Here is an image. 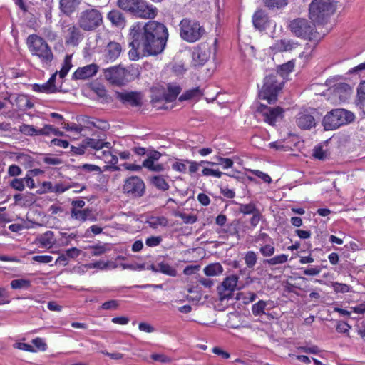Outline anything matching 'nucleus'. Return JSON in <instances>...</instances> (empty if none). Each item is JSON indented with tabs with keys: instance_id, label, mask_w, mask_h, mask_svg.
Segmentation results:
<instances>
[{
	"instance_id": "f257e3e1",
	"label": "nucleus",
	"mask_w": 365,
	"mask_h": 365,
	"mask_svg": "<svg viewBox=\"0 0 365 365\" xmlns=\"http://www.w3.org/2000/svg\"><path fill=\"white\" fill-rule=\"evenodd\" d=\"M168 31L163 23L149 21L144 24H133L129 33L131 49L128 52L131 60L139 58L143 55L156 56L162 53L168 38Z\"/></svg>"
},
{
	"instance_id": "f03ea898",
	"label": "nucleus",
	"mask_w": 365,
	"mask_h": 365,
	"mask_svg": "<svg viewBox=\"0 0 365 365\" xmlns=\"http://www.w3.org/2000/svg\"><path fill=\"white\" fill-rule=\"evenodd\" d=\"M117 5L120 9L140 18L153 19L158 14L157 8L145 0H118Z\"/></svg>"
},
{
	"instance_id": "7ed1b4c3",
	"label": "nucleus",
	"mask_w": 365,
	"mask_h": 365,
	"mask_svg": "<svg viewBox=\"0 0 365 365\" xmlns=\"http://www.w3.org/2000/svg\"><path fill=\"white\" fill-rule=\"evenodd\" d=\"M26 45L32 56L38 57L43 64L49 65L53 54L47 42L36 34H31L26 38Z\"/></svg>"
},
{
	"instance_id": "20e7f679",
	"label": "nucleus",
	"mask_w": 365,
	"mask_h": 365,
	"mask_svg": "<svg viewBox=\"0 0 365 365\" xmlns=\"http://www.w3.org/2000/svg\"><path fill=\"white\" fill-rule=\"evenodd\" d=\"M355 119L354 114L343 108H337L327 113L324 117L322 125L324 130H332L347 125Z\"/></svg>"
},
{
	"instance_id": "39448f33",
	"label": "nucleus",
	"mask_w": 365,
	"mask_h": 365,
	"mask_svg": "<svg viewBox=\"0 0 365 365\" xmlns=\"http://www.w3.org/2000/svg\"><path fill=\"white\" fill-rule=\"evenodd\" d=\"M179 26L180 37L189 43L197 41L205 34L204 26L195 19L185 18L180 21Z\"/></svg>"
},
{
	"instance_id": "423d86ee",
	"label": "nucleus",
	"mask_w": 365,
	"mask_h": 365,
	"mask_svg": "<svg viewBox=\"0 0 365 365\" xmlns=\"http://www.w3.org/2000/svg\"><path fill=\"white\" fill-rule=\"evenodd\" d=\"M77 23L83 31H94L103 24V14L96 8L88 9L78 14Z\"/></svg>"
},
{
	"instance_id": "0eeeda50",
	"label": "nucleus",
	"mask_w": 365,
	"mask_h": 365,
	"mask_svg": "<svg viewBox=\"0 0 365 365\" xmlns=\"http://www.w3.org/2000/svg\"><path fill=\"white\" fill-rule=\"evenodd\" d=\"M334 10L330 0H312L309 5V16L313 21L322 23Z\"/></svg>"
},
{
	"instance_id": "6e6552de",
	"label": "nucleus",
	"mask_w": 365,
	"mask_h": 365,
	"mask_svg": "<svg viewBox=\"0 0 365 365\" xmlns=\"http://www.w3.org/2000/svg\"><path fill=\"white\" fill-rule=\"evenodd\" d=\"M282 83H278L277 76L269 75L265 77L264 84L259 93L261 99L267 100L271 104L277 101V93L282 89Z\"/></svg>"
},
{
	"instance_id": "1a4fd4ad",
	"label": "nucleus",
	"mask_w": 365,
	"mask_h": 365,
	"mask_svg": "<svg viewBox=\"0 0 365 365\" xmlns=\"http://www.w3.org/2000/svg\"><path fill=\"white\" fill-rule=\"evenodd\" d=\"M289 27L291 31L297 37L311 39L315 33V26L313 22L304 18L292 20Z\"/></svg>"
},
{
	"instance_id": "9d476101",
	"label": "nucleus",
	"mask_w": 365,
	"mask_h": 365,
	"mask_svg": "<svg viewBox=\"0 0 365 365\" xmlns=\"http://www.w3.org/2000/svg\"><path fill=\"white\" fill-rule=\"evenodd\" d=\"M123 192L128 197L139 198L145 192L144 181L138 176H131L126 178L123 185Z\"/></svg>"
},
{
	"instance_id": "9b49d317",
	"label": "nucleus",
	"mask_w": 365,
	"mask_h": 365,
	"mask_svg": "<svg viewBox=\"0 0 365 365\" xmlns=\"http://www.w3.org/2000/svg\"><path fill=\"white\" fill-rule=\"evenodd\" d=\"M238 279V277L234 274L224 279L222 284L217 287L220 301L230 299L233 296V293L237 288Z\"/></svg>"
},
{
	"instance_id": "f8f14e48",
	"label": "nucleus",
	"mask_w": 365,
	"mask_h": 365,
	"mask_svg": "<svg viewBox=\"0 0 365 365\" xmlns=\"http://www.w3.org/2000/svg\"><path fill=\"white\" fill-rule=\"evenodd\" d=\"M80 29L78 26H76L72 24L63 26V34L67 45L77 46L83 39Z\"/></svg>"
},
{
	"instance_id": "ddd939ff",
	"label": "nucleus",
	"mask_w": 365,
	"mask_h": 365,
	"mask_svg": "<svg viewBox=\"0 0 365 365\" xmlns=\"http://www.w3.org/2000/svg\"><path fill=\"white\" fill-rule=\"evenodd\" d=\"M257 111L261 113L265 122L271 125H274L277 119L281 118L283 114V109L280 107L270 108L261 104Z\"/></svg>"
},
{
	"instance_id": "4468645a",
	"label": "nucleus",
	"mask_w": 365,
	"mask_h": 365,
	"mask_svg": "<svg viewBox=\"0 0 365 365\" xmlns=\"http://www.w3.org/2000/svg\"><path fill=\"white\" fill-rule=\"evenodd\" d=\"M104 76L112 84L120 86L125 81L126 71L119 66L111 67L105 70Z\"/></svg>"
},
{
	"instance_id": "2eb2a0df",
	"label": "nucleus",
	"mask_w": 365,
	"mask_h": 365,
	"mask_svg": "<svg viewBox=\"0 0 365 365\" xmlns=\"http://www.w3.org/2000/svg\"><path fill=\"white\" fill-rule=\"evenodd\" d=\"M116 98L124 104L131 106H140L143 103V95L137 91L117 92Z\"/></svg>"
},
{
	"instance_id": "dca6fc26",
	"label": "nucleus",
	"mask_w": 365,
	"mask_h": 365,
	"mask_svg": "<svg viewBox=\"0 0 365 365\" xmlns=\"http://www.w3.org/2000/svg\"><path fill=\"white\" fill-rule=\"evenodd\" d=\"M211 55V49L208 44H200L192 53V58L196 65L205 64Z\"/></svg>"
},
{
	"instance_id": "f3484780",
	"label": "nucleus",
	"mask_w": 365,
	"mask_h": 365,
	"mask_svg": "<svg viewBox=\"0 0 365 365\" xmlns=\"http://www.w3.org/2000/svg\"><path fill=\"white\" fill-rule=\"evenodd\" d=\"M180 91L181 88L179 86L175 84H168L167 92H164L161 96L153 95L152 97V101L159 102L165 101L166 102H173L176 99L177 96L180 93Z\"/></svg>"
},
{
	"instance_id": "a211bd4d",
	"label": "nucleus",
	"mask_w": 365,
	"mask_h": 365,
	"mask_svg": "<svg viewBox=\"0 0 365 365\" xmlns=\"http://www.w3.org/2000/svg\"><path fill=\"white\" fill-rule=\"evenodd\" d=\"M98 66L91 63L83 67L78 68L73 73L74 79H87L93 77L98 72Z\"/></svg>"
},
{
	"instance_id": "6ab92c4d",
	"label": "nucleus",
	"mask_w": 365,
	"mask_h": 365,
	"mask_svg": "<svg viewBox=\"0 0 365 365\" xmlns=\"http://www.w3.org/2000/svg\"><path fill=\"white\" fill-rule=\"evenodd\" d=\"M297 125L303 130H309L315 127L314 118L307 113H299L296 117Z\"/></svg>"
},
{
	"instance_id": "aec40b11",
	"label": "nucleus",
	"mask_w": 365,
	"mask_h": 365,
	"mask_svg": "<svg viewBox=\"0 0 365 365\" xmlns=\"http://www.w3.org/2000/svg\"><path fill=\"white\" fill-rule=\"evenodd\" d=\"M122 47L120 43L117 42H110L106 49L104 58L107 62H113L120 55Z\"/></svg>"
},
{
	"instance_id": "412c9836",
	"label": "nucleus",
	"mask_w": 365,
	"mask_h": 365,
	"mask_svg": "<svg viewBox=\"0 0 365 365\" xmlns=\"http://www.w3.org/2000/svg\"><path fill=\"white\" fill-rule=\"evenodd\" d=\"M82 143L83 147L93 149L96 151V153H98L104 148L107 149L111 148L110 143L104 142L100 139L86 138L83 140Z\"/></svg>"
},
{
	"instance_id": "4be33fe9",
	"label": "nucleus",
	"mask_w": 365,
	"mask_h": 365,
	"mask_svg": "<svg viewBox=\"0 0 365 365\" xmlns=\"http://www.w3.org/2000/svg\"><path fill=\"white\" fill-rule=\"evenodd\" d=\"M58 72L56 71L51 76L49 80L41 85L34 84V91L42 93H52L57 91V88L55 85L56 77Z\"/></svg>"
},
{
	"instance_id": "5701e85b",
	"label": "nucleus",
	"mask_w": 365,
	"mask_h": 365,
	"mask_svg": "<svg viewBox=\"0 0 365 365\" xmlns=\"http://www.w3.org/2000/svg\"><path fill=\"white\" fill-rule=\"evenodd\" d=\"M254 26L259 30H264L268 24V16L264 11H257L252 17Z\"/></svg>"
},
{
	"instance_id": "b1692460",
	"label": "nucleus",
	"mask_w": 365,
	"mask_h": 365,
	"mask_svg": "<svg viewBox=\"0 0 365 365\" xmlns=\"http://www.w3.org/2000/svg\"><path fill=\"white\" fill-rule=\"evenodd\" d=\"M108 149V150H101L98 153H96L97 158L103 160L106 163L112 166L113 170H119V168L116 166L118 159Z\"/></svg>"
},
{
	"instance_id": "393cba45",
	"label": "nucleus",
	"mask_w": 365,
	"mask_h": 365,
	"mask_svg": "<svg viewBox=\"0 0 365 365\" xmlns=\"http://www.w3.org/2000/svg\"><path fill=\"white\" fill-rule=\"evenodd\" d=\"M36 242H38L41 247L50 249L56 242L54 234L52 231H46L36 238Z\"/></svg>"
},
{
	"instance_id": "a878e982",
	"label": "nucleus",
	"mask_w": 365,
	"mask_h": 365,
	"mask_svg": "<svg viewBox=\"0 0 365 365\" xmlns=\"http://www.w3.org/2000/svg\"><path fill=\"white\" fill-rule=\"evenodd\" d=\"M107 18L115 26L123 28L125 25V19L123 14L117 9L108 12Z\"/></svg>"
},
{
	"instance_id": "bb28decb",
	"label": "nucleus",
	"mask_w": 365,
	"mask_h": 365,
	"mask_svg": "<svg viewBox=\"0 0 365 365\" xmlns=\"http://www.w3.org/2000/svg\"><path fill=\"white\" fill-rule=\"evenodd\" d=\"M298 46V43L288 39H283L280 41H277L274 46L273 49L276 50L278 52L283 51H289L292 49L296 48Z\"/></svg>"
},
{
	"instance_id": "cd10ccee",
	"label": "nucleus",
	"mask_w": 365,
	"mask_h": 365,
	"mask_svg": "<svg viewBox=\"0 0 365 365\" xmlns=\"http://www.w3.org/2000/svg\"><path fill=\"white\" fill-rule=\"evenodd\" d=\"M91 210L86 208L84 210H79L71 208V216L73 219L84 222L91 217Z\"/></svg>"
},
{
	"instance_id": "c85d7f7f",
	"label": "nucleus",
	"mask_w": 365,
	"mask_h": 365,
	"mask_svg": "<svg viewBox=\"0 0 365 365\" xmlns=\"http://www.w3.org/2000/svg\"><path fill=\"white\" fill-rule=\"evenodd\" d=\"M203 271L205 275L213 277L221 274L223 272V268L220 263H214L206 266Z\"/></svg>"
},
{
	"instance_id": "c756f323",
	"label": "nucleus",
	"mask_w": 365,
	"mask_h": 365,
	"mask_svg": "<svg viewBox=\"0 0 365 365\" xmlns=\"http://www.w3.org/2000/svg\"><path fill=\"white\" fill-rule=\"evenodd\" d=\"M78 4L77 0H61L60 7L63 13L68 15L75 10Z\"/></svg>"
},
{
	"instance_id": "7c9ffc66",
	"label": "nucleus",
	"mask_w": 365,
	"mask_h": 365,
	"mask_svg": "<svg viewBox=\"0 0 365 365\" xmlns=\"http://www.w3.org/2000/svg\"><path fill=\"white\" fill-rule=\"evenodd\" d=\"M151 183L158 190L166 191L170 186L165 179L161 175H155L150 178Z\"/></svg>"
},
{
	"instance_id": "2f4dec72",
	"label": "nucleus",
	"mask_w": 365,
	"mask_h": 365,
	"mask_svg": "<svg viewBox=\"0 0 365 365\" xmlns=\"http://www.w3.org/2000/svg\"><path fill=\"white\" fill-rule=\"evenodd\" d=\"M142 166L153 172H162L165 169L163 165L154 160H144Z\"/></svg>"
},
{
	"instance_id": "473e14b6",
	"label": "nucleus",
	"mask_w": 365,
	"mask_h": 365,
	"mask_svg": "<svg viewBox=\"0 0 365 365\" xmlns=\"http://www.w3.org/2000/svg\"><path fill=\"white\" fill-rule=\"evenodd\" d=\"M202 96V93L199 88H195L187 91L185 93L180 96L179 100L182 101L185 100H190L198 98Z\"/></svg>"
},
{
	"instance_id": "72a5a7b5",
	"label": "nucleus",
	"mask_w": 365,
	"mask_h": 365,
	"mask_svg": "<svg viewBox=\"0 0 365 365\" xmlns=\"http://www.w3.org/2000/svg\"><path fill=\"white\" fill-rule=\"evenodd\" d=\"M159 272L171 277L177 275V270L168 263L160 262L158 264Z\"/></svg>"
},
{
	"instance_id": "f704fd0d",
	"label": "nucleus",
	"mask_w": 365,
	"mask_h": 365,
	"mask_svg": "<svg viewBox=\"0 0 365 365\" xmlns=\"http://www.w3.org/2000/svg\"><path fill=\"white\" fill-rule=\"evenodd\" d=\"M258 210H259L257 208L254 202H250L248 204H239V212L244 215H253Z\"/></svg>"
},
{
	"instance_id": "c9c22d12",
	"label": "nucleus",
	"mask_w": 365,
	"mask_h": 365,
	"mask_svg": "<svg viewBox=\"0 0 365 365\" xmlns=\"http://www.w3.org/2000/svg\"><path fill=\"white\" fill-rule=\"evenodd\" d=\"M259 251H260V253L264 257L272 256L275 252V248L274 246L273 240H272V242H265L264 245H261Z\"/></svg>"
},
{
	"instance_id": "e433bc0d",
	"label": "nucleus",
	"mask_w": 365,
	"mask_h": 365,
	"mask_svg": "<svg viewBox=\"0 0 365 365\" xmlns=\"http://www.w3.org/2000/svg\"><path fill=\"white\" fill-rule=\"evenodd\" d=\"M267 302L263 300H259L258 302L254 304L252 307V312L255 316H261L265 314V309Z\"/></svg>"
},
{
	"instance_id": "4c0bfd02",
	"label": "nucleus",
	"mask_w": 365,
	"mask_h": 365,
	"mask_svg": "<svg viewBox=\"0 0 365 365\" xmlns=\"http://www.w3.org/2000/svg\"><path fill=\"white\" fill-rule=\"evenodd\" d=\"M264 3L269 9H282L288 4V0H264Z\"/></svg>"
},
{
	"instance_id": "58836bf2",
	"label": "nucleus",
	"mask_w": 365,
	"mask_h": 365,
	"mask_svg": "<svg viewBox=\"0 0 365 365\" xmlns=\"http://www.w3.org/2000/svg\"><path fill=\"white\" fill-rule=\"evenodd\" d=\"M71 67V56L66 55L64 58L63 65L58 72L60 78H63L67 75Z\"/></svg>"
},
{
	"instance_id": "ea45409f",
	"label": "nucleus",
	"mask_w": 365,
	"mask_h": 365,
	"mask_svg": "<svg viewBox=\"0 0 365 365\" xmlns=\"http://www.w3.org/2000/svg\"><path fill=\"white\" fill-rule=\"evenodd\" d=\"M244 259L247 267L253 269L257 263V258L253 251H248L245 253Z\"/></svg>"
},
{
	"instance_id": "a19ab883",
	"label": "nucleus",
	"mask_w": 365,
	"mask_h": 365,
	"mask_svg": "<svg viewBox=\"0 0 365 365\" xmlns=\"http://www.w3.org/2000/svg\"><path fill=\"white\" fill-rule=\"evenodd\" d=\"M288 260V255L285 254H281L279 255H277L269 259L266 260V263L269 265H277L281 264L287 262Z\"/></svg>"
},
{
	"instance_id": "79ce46f5",
	"label": "nucleus",
	"mask_w": 365,
	"mask_h": 365,
	"mask_svg": "<svg viewBox=\"0 0 365 365\" xmlns=\"http://www.w3.org/2000/svg\"><path fill=\"white\" fill-rule=\"evenodd\" d=\"M294 67V62L290 61L286 63L281 65L278 68L277 71L280 74V76L284 78V76H287L288 73H289L293 70Z\"/></svg>"
},
{
	"instance_id": "37998d69",
	"label": "nucleus",
	"mask_w": 365,
	"mask_h": 365,
	"mask_svg": "<svg viewBox=\"0 0 365 365\" xmlns=\"http://www.w3.org/2000/svg\"><path fill=\"white\" fill-rule=\"evenodd\" d=\"M148 223L151 227L156 228L159 225L166 227L168 225V221L166 217L161 216L152 217Z\"/></svg>"
},
{
	"instance_id": "c03bdc74",
	"label": "nucleus",
	"mask_w": 365,
	"mask_h": 365,
	"mask_svg": "<svg viewBox=\"0 0 365 365\" xmlns=\"http://www.w3.org/2000/svg\"><path fill=\"white\" fill-rule=\"evenodd\" d=\"M91 254L92 256H100L110 250V248L106 245H96L91 247Z\"/></svg>"
},
{
	"instance_id": "a18cd8bd",
	"label": "nucleus",
	"mask_w": 365,
	"mask_h": 365,
	"mask_svg": "<svg viewBox=\"0 0 365 365\" xmlns=\"http://www.w3.org/2000/svg\"><path fill=\"white\" fill-rule=\"evenodd\" d=\"M19 131L26 135H38V129L33 125L23 124L19 127Z\"/></svg>"
},
{
	"instance_id": "49530a36",
	"label": "nucleus",
	"mask_w": 365,
	"mask_h": 365,
	"mask_svg": "<svg viewBox=\"0 0 365 365\" xmlns=\"http://www.w3.org/2000/svg\"><path fill=\"white\" fill-rule=\"evenodd\" d=\"M30 286V282L26 279H14L11 282V287L12 289H17L24 287H28Z\"/></svg>"
},
{
	"instance_id": "de8ad7c7",
	"label": "nucleus",
	"mask_w": 365,
	"mask_h": 365,
	"mask_svg": "<svg viewBox=\"0 0 365 365\" xmlns=\"http://www.w3.org/2000/svg\"><path fill=\"white\" fill-rule=\"evenodd\" d=\"M95 120L94 118H91L86 115H82L80 116L78 118V122H81L83 125H81L83 128H91L94 127L95 125Z\"/></svg>"
},
{
	"instance_id": "09e8293b",
	"label": "nucleus",
	"mask_w": 365,
	"mask_h": 365,
	"mask_svg": "<svg viewBox=\"0 0 365 365\" xmlns=\"http://www.w3.org/2000/svg\"><path fill=\"white\" fill-rule=\"evenodd\" d=\"M334 91L339 94L341 93L349 94L351 91V88L349 84L346 83H339L335 85Z\"/></svg>"
},
{
	"instance_id": "8fccbe9b",
	"label": "nucleus",
	"mask_w": 365,
	"mask_h": 365,
	"mask_svg": "<svg viewBox=\"0 0 365 365\" xmlns=\"http://www.w3.org/2000/svg\"><path fill=\"white\" fill-rule=\"evenodd\" d=\"M10 186L16 190L23 191L25 188L24 179L14 178L10 182Z\"/></svg>"
},
{
	"instance_id": "3c124183",
	"label": "nucleus",
	"mask_w": 365,
	"mask_h": 365,
	"mask_svg": "<svg viewBox=\"0 0 365 365\" xmlns=\"http://www.w3.org/2000/svg\"><path fill=\"white\" fill-rule=\"evenodd\" d=\"M313 156L317 159L323 160L326 159L327 153L322 146H317L313 150Z\"/></svg>"
},
{
	"instance_id": "603ef678",
	"label": "nucleus",
	"mask_w": 365,
	"mask_h": 365,
	"mask_svg": "<svg viewBox=\"0 0 365 365\" xmlns=\"http://www.w3.org/2000/svg\"><path fill=\"white\" fill-rule=\"evenodd\" d=\"M187 160H182L174 163L172 165L173 169L180 173H185L187 170Z\"/></svg>"
},
{
	"instance_id": "864d4df0",
	"label": "nucleus",
	"mask_w": 365,
	"mask_h": 365,
	"mask_svg": "<svg viewBox=\"0 0 365 365\" xmlns=\"http://www.w3.org/2000/svg\"><path fill=\"white\" fill-rule=\"evenodd\" d=\"M216 160L217 162L215 163V165H221L224 169L232 168L233 165V161L230 158H224L217 156L216 157Z\"/></svg>"
},
{
	"instance_id": "5fc2aeb1",
	"label": "nucleus",
	"mask_w": 365,
	"mask_h": 365,
	"mask_svg": "<svg viewBox=\"0 0 365 365\" xmlns=\"http://www.w3.org/2000/svg\"><path fill=\"white\" fill-rule=\"evenodd\" d=\"M162 240L160 236H151L146 239L145 244L148 247H156L160 244Z\"/></svg>"
},
{
	"instance_id": "6e6d98bb",
	"label": "nucleus",
	"mask_w": 365,
	"mask_h": 365,
	"mask_svg": "<svg viewBox=\"0 0 365 365\" xmlns=\"http://www.w3.org/2000/svg\"><path fill=\"white\" fill-rule=\"evenodd\" d=\"M32 260L41 264H49L52 262L53 257L50 255H35Z\"/></svg>"
},
{
	"instance_id": "4d7b16f0",
	"label": "nucleus",
	"mask_w": 365,
	"mask_h": 365,
	"mask_svg": "<svg viewBox=\"0 0 365 365\" xmlns=\"http://www.w3.org/2000/svg\"><path fill=\"white\" fill-rule=\"evenodd\" d=\"M14 348L18 349L19 350H23L29 352H35L36 350L34 348L28 344L22 343V342H16L13 345Z\"/></svg>"
},
{
	"instance_id": "13d9d810",
	"label": "nucleus",
	"mask_w": 365,
	"mask_h": 365,
	"mask_svg": "<svg viewBox=\"0 0 365 365\" xmlns=\"http://www.w3.org/2000/svg\"><path fill=\"white\" fill-rule=\"evenodd\" d=\"M86 267L88 269L97 268V269L103 270V269H106L109 267V262H104L103 261H98V262H96L94 263L88 264L86 265Z\"/></svg>"
},
{
	"instance_id": "bf43d9fd",
	"label": "nucleus",
	"mask_w": 365,
	"mask_h": 365,
	"mask_svg": "<svg viewBox=\"0 0 365 365\" xmlns=\"http://www.w3.org/2000/svg\"><path fill=\"white\" fill-rule=\"evenodd\" d=\"M332 287L336 292L346 293L349 291V287L346 284L334 282Z\"/></svg>"
},
{
	"instance_id": "052dcab7",
	"label": "nucleus",
	"mask_w": 365,
	"mask_h": 365,
	"mask_svg": "<svg viewBox=\"0 0 365 365\" xmlns=\"http://www.w3.org/2000/svg\"><path fill=\"white\" fill-rule=\"evenodd\" d=\"M350 328L351 327L346 322H339L337 323L336 329L339 333L348 334Z\"/></svg>"
},
{
	"instance_id": "680f3d73",
	"label": "nucleus",
	"mask_w": 365,
	"mask_h": 365,
	"mask_svg": "<svg viewBox=\"0 0 365 365\" xmlns=\"http://www.w3.org/2000/svg\"><path fill=\"white\" fill-rule=\"evenodd\" d=\"M250 172L258 178H261L265 182H271L272 178L267 174L258 170H251Z\"/></svg>"
},
{
	"instance_id": "e2e57ef3",
	"label": "nucleus",
	"mask_w": 365,
	"mask_h": 365,
	"mask_svg": "<svg viewBox=\"0 0 365 365\" xmlns=\"http://www.w3.org/2000/svg\"><path fill=\"white\" fill-rule=\"evenodd\" d=\"M53 132H56V129L51 125H46L43 128L41 129H38L37 135H48L51 133H53Z\"/></svg>"
},
{
	"instance_id": "0e129e2a",
	"label": "nucleus",
	"mask_w": 365,
	"mask_h": 365,
	"mask_svg": "<svg viewBox=\"0 0 365 365\" xmlns=\"http://www.w3.org/2000/svg\"><path fill=\"white\" fill-rule=\"evenodd\" d=\"M224 173L219 170H215L211 168H205L202 170V175L205 176L212 175L217 178H220Z\"/></svg>"
},
{
	"instance_id": "69168bd1",
	"label": "nucleus",
	"mask_w": 365,
	"mask_h": 365,
	"mask_svg": "<svg viewBox=\"0 0 365 365\" xmlns=\"http://www.w3.org/2000/svg\"><path fill=\"white\" fill-rule=\"evenodd\" d=\"M70 187H71V185H66L63 183H56L53 185V192L56 194H61L68 190Z\"/></svg>"
},
{
	"instance_id": "338daca9",
	"label": "nucleus",
	"mask_w": 365,
	"mask_h": 365,
	"mask_svg": "<svg viewBox=\"0 0 365 365\" xmlns=\"http://www.w3.org/2000/svg\"><path fill=\"white\" fill-rule=\"evenodd\" d=\"M179 216L183 220V222L187 224H193L197 221V217L192 215L180 213Z\"/></svg>"
},
{
	"instance_id": "774afa93",
	"label": "nucleus",
	"mask_w": 365,
	"mask_h": 365,
	"mask_svg": "<svg viewBox=\"0 0 365 365\" xmlns=\"http://www.w3.org/2000/svg\"><path fill=\"white\" fill-rule=\"evenodd\" d=\"M81 254V250L76 247H72L70 249H68L66 251V255L67 257L75 259L78 257Z\"/></svg>"
}]
</instances>
